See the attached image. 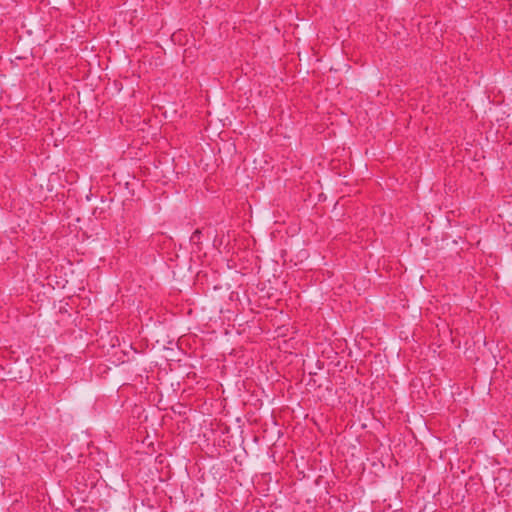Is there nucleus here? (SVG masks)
Returning a JSON list of instances; mask_svg holds the SVG:
<instances>
[{
    "label": "nucleus",
    "mask_w": 512,
    "mask_h": 512,
    "mask_svg": "<svg viewBox=\"0 0 512 512\" xmlns=\"http://www.w3.org/2000/svg\"><path fill=\"white\" fill-rule=\"evenodd\" d=\"M201 236H202V231L200 229H196L190 237V242L195 245H200Z\"/></svg>",
    "instance_id": "1"
}]
</instances>
